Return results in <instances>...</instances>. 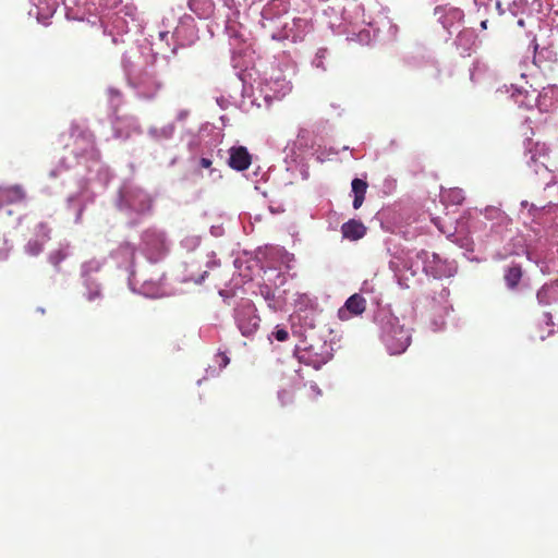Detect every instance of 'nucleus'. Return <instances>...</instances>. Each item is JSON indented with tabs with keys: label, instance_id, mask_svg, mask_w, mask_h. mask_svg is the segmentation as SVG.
<instances>
[{
	"label": "nucleus",
	"instance_id": "obj_19",
	"mask_svg": "<svg viewBox=\"0 0 558 558\" xmlns=\"http://www.w3.org/2000/svg\"><path fill=\"white\" fill-rule=\"evenodd\" d=\"M271 336L279 342H284L289 339V332L286 328L276 326L275 330L272 331Z\"/></svg>",
	"mask_w": 558,
	"mask_h": 558
},
{
	"label": "nucleus",
	"instance_id": "obj_13",
	"mask_svg": "<svg viewBox=\"0 0 558 558\" xmlns=\"http://www.w3.org/2000/svg\"><path fill=\"white\" fill-rule=\"evenodd\" d=\"M536 296L539 304L549 305L556 303L558 302V287L545 284L538 290Z\"/></svg>",
	"mask_w": 558,
	"mask_h": 558
},
{
	"label": "nucleus",
	"instance_id": "obj_10",
	"mask_svg": "<svg viewBox=\"0 0 558 558\" xmlns=\"http://www.w3.org/2000/svg\"><path fill=\"white\" fill-rule=\"evenodd\" d=\"M341 232L343 238L356 241L366 234V227L360 220L351 219L342 225Z\"/></svg>",
	"mask_w": 558,
	"mask_h": 558
},
{
	"label": "nucleus",
	"instance_id": "obj_15",
	"mask_svg": "<svg viewBox=\"0 0 558 558\" xmlns=\"http://www.w3.org/2000/svg\"><path fill=\"white\" fill-rule=\"evenodd\" d=\"M522 278V269L520 266H512L506 270L505 281L511 289L515 288Z\"/></svg>",
	"mask_w": 558,
	"mask_h": 558
},
{
	"label": "nucleus",
	"instance_id": "obj_7",
	"mask_svg": "<svg viewBox=\"0 0 558 558\" xmlns=\"http://www.w3.org/2000/svg\"><path fill=\"white\" fill-rule=\"evenodd\" d=\"M228 165L236 171H244L250 168L252 163V156L247 148L244 146L231 147Z\"/></svg>",
	"mask_w": 558,
	"mask_h": 558
},
{
	"label": "nucleus",
	"instance_id": "obj_5",
	"mask_svg": "<svg viewBox=\"0 0 558 558\" xmlns=\"http://www.w3.org/2000/svg\"><path fill=\"white\" fill-rule=\"evenodd\" d=\"M365 310V298L359 293H354L345 301L344 305L341 308H339L338 317L341 320H348L353 316H359L363 314Z\"/></svg>",
	"mask_w": 558,
	"mask_h": 558
},
{
	"label": "nucleus",
	"instance_id": "obj_20",
	"mask_svg": "<svg viewBox=\"0 0 558 558\" xmlns=\"http://www.w3.org/2000/svg\"><path fill=\"white\" fill-rule=\"evenodd\" d=\"M424 270L426 271V274L432 275L434 278H441L442 276H445V271L438 265L436 267H434V266H430L429 263H427L424 266Z\"/></svg>",
	"mask_w": 558,
	"mask_h": 558
},
{
	"label": "nucleus",
	"instance_id": "obj_21",
	"mask_svg": "<svg viewBox=\"0 0 558 558\" xmlns=\"http://www.w3.org/2000/svg\"><path fill=\"white\" fill-rule=\"evenodd\" d=\"M87 301L93 302L96 299H99L101 296L100 289L98 286H94L88 290V292L85 294Z\"/></svg>",
	"mask_w": 558,
	"mask_h": 558
},
{
	"label": "nucleus",
	"instance_id": "obj_17",
	"mask_svg": "<svg viewBox=\"0 0 558 558\" xmlns=\"http://www.w3.org/2000/svg\"><path fill=\"white\" fill-rule=\"evenodd\" d=\"M12 251V245L9 240L0 234V260H7Z\"/></svg>",
	"mask_w": 558,
	"mask_h": 558
},
{
	"label": "nucleus",
	"instance_id": "obj_24",
	"mask_svg": "<svg viewBox=\"0 0 558 558\" xmlns=\"http://www.w3.org/2000/svg\"><path fill=\"white\" fill-rule=\"evenodd\" d=\"M211 165H213V161H211V159H209V158H205V157H203V158H201V159H199V166H201L202 168H206V169H208V168H210V167H211Z\"/></svg>",
	"mask_w": 558,
	"mask_h": 558
},
{
	"label": "nucleus",
	"instance_id": "obj_28",
	"mask_svg": "<svg viewBox=\"0 0 558 558\" xmlns=\"http://www.w3.org/2000/svg\"><path fill=\"white\" fill-rule=\"evenodd\" d=\"M481 27H482L483 29H486V28H487V21H483V22L481 23Z\"/></svg>",
	"mask_w": 558,
	"mask_h": 558
},
{
	"label": "nucleus",
	"instance_id": "obj_9",
	"mask_svg": "<svg viewBox=\"0 0 558 558\" xmlns=\"http://www.w3.org/2000/svg\"><path fill=\"white\" fill-rule=\"evenodd\" d=\"M24 198L25 192L20 185L0 187V208L2 205L20 203Z\"/></svg>",
	"mask_w": 558,
	"mask_h": 558
},
{
	"label": "nucleus",
	"instance_id": "obj_14",
	"mask_svg": "<svg viewBox=\"0 0 558 558\" xmlns=\"http://www.w3.org/2000/svg\"><path fill=\"white\" fill-rule=\"evenodd\" d=\"M531 89H521L511 86V98L515 104H518L519 107L525 108V109H533L535 107V102L533 98L525 97V95H530Z\"/></svg>",
	"mask_w": 558,
	"mask_h": 558
},
{
	"label": "nucleus",
	"instance_id": "obj_22",
	"mask_svg": "<svg viewBox=\"0 0 558 558\" xmlns=\"http://www.w3.org/2000/svg\"><path fill=\"white\" fill-rule=\"evenodd\" d=\"M279 399L282 405H287L292 401V393L288 390H282L279 392Z\"/></svg>",
	"mask_w": 558,
	"mask_h": 558
},
{
	"label": "nucleus",
	"instance_id": "obj_3",
	"mask_svg": "<svg viewBox=\"0 0 558 558\" xmlns=\"http://www.w3.org/2000/svg\"><path fill=\"white\" fill-rule=\"evenodd\" d=\"M256 312V307L251 301L243 302L235 310V320L244 337H251L259 327L260 318Z\"/></svg>",
	"mask_w": 558,
	"mask_h": 558
},
{
	"label": "nucleus",
	"instance_id": "obj_12",
	"mask_svg": "<svg viewBox=\"0 0 558 558\" xmlns=\"http://www.w3.org/2000/svg\"><path fill=\"white\" fill-rule=\"evenodd\" d=\"M351 186H352V192L354 194L353 208L359 209L365 199V194H366L368 184L366 181L356 178V179L352 180Z\"/></svg>",
	"mask_w": 558,
	"mask_h": 558
},
{
	"label": "nucleus",
	"instance_id": "obj_25",
	"mask_svg": "<svg viewBox=\"0 0 558 558\" xmlns=\"http://www.w3.org/2000/svg\"><path fill=\"white\" fill-rule=\"evenodd\" d=\"M219 356L221 359V366L226 367L229 364L230 359L226 355V353H219Z\"/></svg>",
	"mask_w": 558,
	"mask_h": 558
},
{
	"label": "nucleus",
	"instance_id": "obj_1",
	"mask_svg": "<svg viewBox=\"0 0 558 558\" xmlns=\"http://www.w3.org/2000/svg\"><path fill=\"white\" fill-rule=\"evenodd\" d=\"M525 149L526 155H529V160L526 161L527 166L531 167L536 174L550 177L546 185L555 183V178L548 168L549 155L546 145L534 142L532 138H526Z\"/></svg>",
	"mask_w": 558,
	"mask_h": 558
},
{
	"label": "nucleus",
	"instance_id": "obj_16",
	"mask_svg": "<svg viewBox=\"0 0 558 558\" xmlns=\"http://www.w3.org/2000/svg\"><path fill=\"white\" fill-rule=\"evenodd\" d=\"M311 350H312V348L310 350L303 352L300 355V361L305 363V364H307V365L313 366L316 369H318L323 364H325L327 362L328 356L327 355H319V356H316L314 359H312L311 356H306V354L310 355Z\"/></svg>",
	"mask_w": 558,
	"mask_h": 558
},
{
	"label": "nucleus",
	"instance_id": "obj_6",
	"mask_svg": "<svg viewBox=\"0 0 558 558\" xmlns=\"http://www.w3.org/2000/svg\"><path fill=\"white\" fill-rule=\"evenodd\" d=\"M556 89L554 87L543 88L542 92H537L536 89H531L530 95H525V97L533 98L535 102V107L541 112H548L551 110L556 104Z\"/></svg>",
	"mask_w": 558,
	"mask_h": 558
},
{
	"label": "nucleus",
	"instance_id": "obj_11",
	"mask_svg": "<svg viewBox=\"0 0 558 558\" xmlns=\"http://www.w3.org/2000/svg\"><path fill=\"white\" fill-rule=\"evenodd\" d=\"M72 136L75 137V143H82V145L77 147L76 154H85L94 148V136L90 132L75 130Z\"/></svg>",
	"mask_w": 558,
	"mask_h": 558
},
{
	"label": "nucleus",
	"instance_id": "obj_27",
	"mask_svg": "<svg viewBox=\"0 0 558 558\" xmlns=\"http://www.w3.org/2000/svg\"><path fill=\"white\" fill-rule=\"evenodd\" d=\"M433 260L437 262V264H440V258L437 254H433Z\"/></svg>",
	"mask_w": 558,
	"mask_h": 558
},
{
	"label": "nucleus",
	"instance_id": "obj_18",
	"mask_svg": "<svg viewBox=\"0 0 558 558\" xmlns=\"http://www.w3.org/2000/svg\"><path fill=\"white\" fill-rule=\"evenodd\" d=\"M66 258V253L63 250H57L50 253L49 262L58 268L60 263Z\"/></svg>",
	"mask_w": 558,
	"mask_h": 558
},
{
	"label": "nucleus",
	"instance_id": "obj_23",
	"mask_svg": "<svg viewBox=\"0 0 558 558\" xmlns=\"http://www.w3.org/2000/svg\"><path fill=\"white\" fill-rule=\"evenodd\" d=\"M326 53H327V49L326 48L318 49V51L316 53V60H319V61L316 63V66H322L323 65L322 59L325 58Z\"/></svg>",
	"mask_w": 558,
	"mask_h": 558
},
{
	"label": "nucleus",
	"instance_id": "obj_29",
	"mask_svg": "<svg viewBox=\"0 0 558 558\" xmlns=\"http://www.w3.org/2000/svg\"><path fill=\"white\" fill-rule=\"evenodd\" d=\"M311 387H312L314 390H316V391H317V393H320V390L318 389V387H317L316 385H312Z\"/></svg>",
	"mask_w": 558,
	"mask_h": 558
},
{
	"label": "nucleus",
	"instance_id": "obj_8",
	"mask_svg": "<svg viewBox=\"0 0 558 558\" xmlns=\"http://www.w3.org/2000/svg\"><path fill=\"white\" fill-rule=\"evenodd\" d=\"M161 88L162 83L156 76L146 75L140 82V96L148 100L154 99Z\"/></svg>",
	"mask_w": 558,
	"mask_h": 558
},
{
	"label": "nucleus",
	"instance_id": "obj_2",
	"mask_svg": "<svg viewBox=\"0 0 558 558\" xmlns=\"http://www.w3.org/2000/svg\"><path fill=\"white\" fill-rule=\"evenodd\" d=\"M383 340L391 354H400L409 347L411 336L398 322H389L384 329Z\"/></svg>",
	"mask_w": 558,
	"mask_h": 558
},
{
	"label": "nucleus",
	"instance_id": "obj_26",
	"mask_svg": "<svg viewBox=\"0 0 558 558\" xmlns=\"http://www.w3.org/2000/svg\"><path fill=\"white\" fill-rule=\"evenodd\" d=\"M452 194L454 196V201H457V203H460L461 199H462L461 192L460 191H454V192H452Z\"/></svg>",
	"mask_w": 558,
	"mask_h": 558
},
{
	"label": "nucleus",
	"instance_id": "obj_4",
	"mask_svg": "<svg viewBox=\"0 0 558 558\" xmlns=\"http://www.w3.org/2000/svg\"><path fill=\"white\" fill-rule=\"evenodd\" d=\"M49 239L50 229L46 223L39 222L35 227V238L29 239L25 245V252L31 256L39 255Z\"/></svg>",
	"mask_w": 558,
	"mask_h": 558
}]
</instances>
